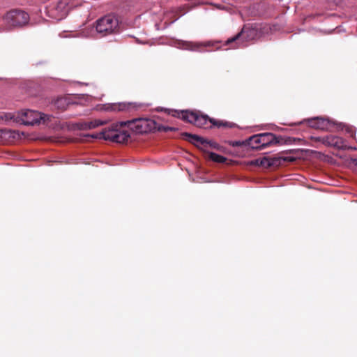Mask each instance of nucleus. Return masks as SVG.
Listing matches in <instances>:
<instances>
[{
  "instance_id": "obj_1",
  "label": "nucleus",
  "mask_w": 357,
  "mask_h": 357,
  "mask_svg": "<svg viewBox=\"0 0 357 357\" xmlns=\"http://www.w3.org/2000/svg\"><path fill=\"white\" fill-rule=\"evenodd\" d=\"M172 115L186 122L193 123L200 128L208 129L212 128L213 126L232 128L236 126L234 123L216 120L200 112H190L189 110L174 111Z\"/></svg>"
},
{
  "instance_id": "obj_2",
  "label": "nucleus",
  "mask_w": 357,
  "mask_h": 357,
  "mask_svg": "<svg viewBox=\"0 0 357 357\" xmlns=\"http://www.w3.org/2000/svg\"><path fill=\"white\" fill-rule=\"evenodd\" d=\"M128 128V125H121V122L113 124L111 128L102 130L96 135H88L92 138L104 139L111 140L116 143H125L130 137V133L128 130H123L124 127Z\"/></svg>"
},
{
  "instance_id": "obj_3",
  "label": "nucleus",
  "mask_w": 357,
  "mask_h": 357,
  "mask_svg": "<svg viewBox=\"0 0 357 357\" xmlns=\"http://www.w3.org/2000/svg\"><path fill=\"white\" fill-rule=\"evenodd\" d=\"M96 30L102 36L119 33L121 30L119 19L114 15H107L96 22Z\"/></svg>"
},
{
  "instance_id": "obj_4",
  "label": "nucleus",
  "mask_w": 357,
  "mask_h": 357,
  "mask_svg": "<svg viewBox=\"0 0 357 357\" xmlns=\"http://www.w3.org/2000/svg\"><path fill=\"white\" fill-rule=\"evenodd\" d=\"M77 6L75 0H59L46 8L47 15L56 21L65 18L69 10Z\"/></svg>"
},
{
  "instance_id": "obj_5",
  "label": "nucleus",
  "mask_w": 357,
  "mask_h": 357,
  "mask_svg": "<svg viewBox=\"0 0 357 357\" xmlns=\"http://www.w3.org/2000/svg\"><path fill=\"white\" fill-rule=\"evenodd\" d=\"M257 31L254 29L243 26L241 31L234 36L228 38L225 42L226 45H231V48H241L246 47L248 42L255 39Z\"/></svg>"
},
{
  "instance_id": "obj_6",
  "label": "nucleus",
  "mask_w": 357,
  "mask_h": 357,
  "mask_svg": "<svg viewBox=\"0 0 357 357\" xmlns=\"http://www.w3.org/2000/svg\"><path fill=\"white\" fill-rule=\"evenodd\" d=\"M121 125H128V128L134 132L142 134L155 130L156 122L150 119H135L121 121Z\"/></svg>"
},
{
  "instance_id": "obj_7",
  "label": "nucleus",
  "mask_w": 357,
  "mask_h": 357,
  "mask_svg": "<svg viewBox=\"0 0 357 357\" xmlns=\"http://www.w3.org/2000/svg\"><path fill=\"white\" fill-rule=\"evenodd\" d=\"M6 29L22 26L29 21V15L21 10H12L6 13L3 18Z\"/></svg>"
},
{
  "instance_id": "obj_8",
  "label": "nucleus",
  "mask_w": 357,
  "mask_h": 357,
  "mask_svg": "<svg viewBox=\"0 0 357 357\" xmlns=\"http://www.w3.org/2000/svg\"><path fill=\"white\" fill-rule=\"evenodd\" d=\"M48 119L47 115L35 110L27 109L18 114L19 121H22L26 126H33L40 123L41 121L45 123Z\"/></svg>"
},
{
  "instance_id": "obj_9",
  "label": "nucleus",
  "mask_w": 357,
  "mask_h": 357,
  "mask_svg": "<svg viewBox=\"0 0 357 357\" xmlns=\"http://www.w3.org/2000/svg\"><path fill=\"white\" fill-rule=\"evenodd\" d=\"M268 133H262L250 137L247 139V147L251 149H261L268 144L266 140Z\"/></svg>"
},
{
  "instance_id": "obj_10",
  "label": "nucleus",
  "mask_w": 357,
  "mask_h": 357,
  "mask_svg": "<svg viewBox=\"0 0 357 357\" xmlns=\"http://www.w3.org/2000/svg\"><path fill=\"white\" fill-rule=\"evenodd\" d=\"M307 125L313 128L328 130L331 126V121L324 118L316 117L305 120Z\"/></svg>"
},
{
  "instance_id": "obj_11",
  "label": "nucleus",
  "mask_w": 357,
  "mask_h": 357,
  "mask_svg": "<svg viewBox=\"0 0 357 357\" xmlns=\"http://www.w3.org/2000/svg\"><path fill=\"white\" fill-rule=\"evenodd\" d=\"M324 146L334 147L337 149H345L347 148L345 141L342 137L332 135L325 136Z\"/></svg>"
},
{
  "instance_id": "obj_12",
  "label": "nucleus",
  "mask_w": 357,
  "mask_h": 357,
  "mask_svg": "<svg viewBox=\"0 0 357 357\" xmlns=\"http://www.w3.org/2000/svg\"><path fill=\"white\" fill-rule=\"evenodd\" d=\"M20 137L19 131L10 129H0V142L5 143L10 139H18Z\"/></svg>"
},
{
  "instance_id": "obj_13",
  "label": "nucleus",
  "mask_w": 357,
  "mask_h": 357,
  "mask_svg": "<svg viewBox=\"0 0 357 357\" xmlns=\"http://www.w3.org/2000/svg\"><path fill=\"white\" fill-rule=\"evenodd\" d=\"M183 135L185 137V139L189 142L193 144L197 147L203 149L204 145L207 144V140L198 135H193L188 132L183 133Z\"/></svg>"
},
{
  "instance_id": "obj_14",
  "label": "nucleus",
  "mask_w": 357,
  "mask_h": 357,
  "mask_svg": "<svg viewBox=\"0 0 357 357\" xmlns=\"http://www.w3.org/2000/svg\"><path fill=\"white\" fill-rule=\"evenodd\" d=\"M135 107L134 103L132 102H119V103H114L112 104L109 106L107 107L106 109H110L112 111H118V112H123V111H128L131 108Z\"/></svg>"
},
{
  "instance_id": "obj_15",
  "label": "nucleus",
  "mask_w": 357,
  "mask_h": 357,
  "mask_svg": "<svg viewBox=\"0 0 357 357\" xmlns=\"http://www.w3.org/2000/svg\"><path fill=\"white\" fill-rule=\"evenodd\" d=\"M295 159L292 157H269V167L283 165L286 162H293Z\"/></svg>"
},
{
  "instance_id": "obj_16",
  "label": "nucleus",
  "mask_w": 357,
  "mask_h": 357,
  "mask_svg": "<svg viewBox=\"0 0 357 357\" xmlns=\"http://www.w3.org/2000/svg\"><path fill=\"white\" fill-rule=\"evenodd\" d=\"M105 123V121H102L101 120L95 119L93 121L84 122L79 124V129L81 130H90L95 128H97L100 126L104 125Z\"/></svg>"
},
{
  "instance_id": "obj_17",
  "label": "nucleus",
  "mask_w": 357,
  "mask_h": 357,
  "mask_svg": "<svg viewBox=\"0 0 357 357\" xmlns=\"http://www.w3.org/2000/svg\"><path fill=\"white\" fill-rule=\"evenodd\" d=\"M204 151L208 154V159L217 163H224L227 160V158L222 155H218L213 152L206 151L204 149Z\"/></svg>"
},
{
  "instance_id": "obj_18",
  "label": "nucleus",
  "mask_w": 357,
  "mask_h": 357,
  "mask_svg": "<svg viewBox=\"0 0 357 357\" xmlns=\"http://www.w3.org/2000/svg\"><path fill=\"white\" fill-rule=\"evenodd\" d=\"M69 102L65 98H59L54 102V106L60 110H65L68 107Z\"/></svg>"
},
{
  "instance_id": "obj_19",
  "label": "nucleus",
  "mask_w": 357,
  "mask_h": 357,
  "mask_svg": "<svg viewBox=\"0 0 357 357\" xmlns=\"http://www.w3.org/2000/svg\"><path fill=\"white\" fill-rule=\"evenodd\" d=\"M282 143H283V139L282 137H277L275 135L269 133V142H268L269 146L282 144Z\"/></svg>"
},
{
  "instance_id": "obj_20",
  "label": "nucleus",
  "mask_w": 357,
  "mask_h": 357,
  "mask_svg": "<svg viewBox=\"0 0 357 357\" xmlns=\"http://www.w3.org/2000/svg\"><path fill=\"white\" fill-rule=\"evenodd\" d=\"M0 120H5L6 121L13 120L14 121L19 122L18 116L15 117L13 113H2L0 114Z\"/></svg>"
},
{
  "instance_id": "obj_21",
  "label": "nucleus",
  "mask_w": 357,
  "mask_h": 357,
  "mask_svg": "<svg viewBox=\"0 0 357 357\" xmlns=\"http://www.w3.org/2000/svg\"><path fill=\"white\" fill-rule=\"evenodd\" d=\"M175 130L176 129L174 128H173V127L165 126H162V125L158 124L156 123L155 130L168 132V131H173V130Z\"/></svg>"
},
{
  "instance_id": "obj_22",
  "label": "nucleus",
  "mask_w": 357,
  "mask_h": 357,
  "mask_svg": "<svg viewBox=\"0 0 357 357\" xmlns=\"http://www.w3.org/2000/svg\"><path fill=\"white\" fill-rule=\"evenodd\" d=\"M229 144L232 146H246L247 147V139L245 141H230Z\"/></svg>"
},
{
  "instance_id": "obj_23",
  "label": "nucleus",
  "mask_w": 357,
  "mask_h": 357,
  "mask_svg": "<svg viewBox=\"0 0 357 357\" xmlns=\"http://www.w3.org/2000/svg\"><path fill=\"white\" fill-rule=\"evenodd\" d=\"M208 146H210L212 149H216V150H220V146L218 143H216L215 142H213V141H208L207 140V144L204 145L203 149L204 148L208 147Z\"/></svg>"
},
{
  "instance_id": "obj_24",
  "label": "nucleus",
  "mask_w": 357,
  "mask_h": 357,
  "mask_svg": "<svg viewBox=\"0 0 357 357\" xmlns=\"http://www.w3.org/2000/svg\"><path fill=\"white\" fill-rule=\"evenodd\" d=\"M311 140L314 142H320L322 144H325V136L324 137H311Z\"/></svg>"
},
{
  "instance_id": "obj_25",
  "label": "nucleus",
  "mask_w": 357,
  "mask_h": 357,
  "mask_svg": "<svg viewBox=\"0 0 357 357\" xmlns=\"http://www.w3.org/2000/svg\"><path fill=\"white\" fill-rule=\"evenodd\" d=\"M268 164V158L264 156L260 162V165L262 166H266V164Z\"/></svg>"
},
{
  "instance_id": "obj_26",
  "label": "nucleus",
  "mask_w": 357,
  "mask_h": 357,
  "mask_svg": "<svg viewBox=\"0 0 357 357\" xmlns=\"http://www.w3.org/2000/svg\"><path fill=\"white\" fill-rule=\"evenodd\" d=\"M174 111H175V110H172V113H171V112H169V114H172H172L174 113Z\"/></svg>"
}]
</instances>
